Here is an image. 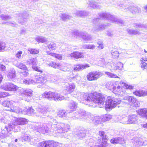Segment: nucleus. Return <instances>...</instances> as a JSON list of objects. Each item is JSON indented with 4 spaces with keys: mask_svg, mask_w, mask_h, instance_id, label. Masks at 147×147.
<instances>
[{
    "mask_svg": "<svg viewBox=\"0 0 147 147\" xmlns=\"http://www.w3.org/2000/svg\"><path fill=\"white\" fill-rule=\"evenodd\" d=\"M15 141L16 142H17L18 141V139H16L15 140Z\"/></svg>",
    "mask_w": 147,
    "mask_h": 147,
    "instance_id": "49",
    "label": "nucleus"
},
{
    "mask_svg": "<svg viewBox=\"0 0 147 147\" xmlns=\"http://www.w3.org/2000/svg\"><path fill=\"white\" fill-rule=\"evenodd\" d=\"M47 147H57L59 145V142L53 140L47 141Z\"/></svg>",
    "mask_w": 147,
    "mask_h": 147,
    "instance_id": "14",
    "label": "nucleus"
},
{
    "mask_svg": "<svg viewBox=\"0 0 147 147\" xmlns=\"http://www.w3.org/2000/svg\"><path fill=\"white\" fill-rule=\"evenodd\" d=\"M112 69L114 70H121L123 67V64L120 62H118L116 64H113L111 65Z\"/></svg>",
    "mask_w": 147,
    "mask_h": 147,
    "instance_id": "13",
    "label": "nucleus"
},
{
    "mask_svg": "<svg viewBox=\"0 0 147 147\" xmlns=\"http://www.w3.org/2000/svg\"><path fill=\"white\" fill-rule=\"evenodd\" d=\"M5 47V43L0 42V51L4 49Z\"/></svg>",
    "mask_w": 147,
    "mask_h": 147,
    "instance_id": "33",
    "label": "nucleus"
},
{
    "mask_svg": "<svg viewBox=\"0 0 147 147\" xmlns=\"http://www.w3.org/2000/svg\"><path fill=\"white\" fill-rule=\"evenodd\" d=\"M28 122V121L26 119L20 117L15 120V123L16 125H22L26 124Z\"/></svg>",
    "mask_w": 147,
    "mask_h": 147,
    "instance_id": "9",
    "label": "nucleus"
},
{
    "mask_svg": "<svg viewBox=\"0 0 147 147\" xmlns=\"http://www.w3.org/2000/svg\"><path fill=\"white\" fill-rule=\"evenodd\" d=\"M23 83L25 84H29L30 83L29 80H24L23 81Z\"/></svg>",
    "mask_w": 147,
    "mask_h": 147,
    "instance_id": "44",
    "label": "nucleus"
},
{
    "mask_svg": "<svg viewBox=\"0 0 147 147\" xmlns=\"http://www.w3.org/2000/svg\"><path fill=\"white\" fill-rule=\"evenodd\" d=\"M70 57L74 59H78L84 57L83 54L78 51L73 52L70 54Z\"/></svg>",
    "mask_w": 147,
    "mask_h": 147,
    "instance_id": "10",
    "label": "nucleus"
},
{
    "mask_svg": "<svg viewBox=\"0 0 147 147\" xmlns=\"http://www.w3.org/2000/svg\"><path fill=\"white\" fill-rule=\"evenodd\" d=\"M110 142L111 143L113 144H123L125 143L124 138L120 137L113 138L110 140Z\"/></svg>",
    "mask_w": 147,
    "mask_h": 147,
    "instance_id": "7",
    "label": "nucleus"
},
{
    "mask_svg": "<svg viewBox=\"0 0 147 147\" xmlns=\"http://www.w3.org/2000/svg\"><path fill=\"white\" fill-rule=\"evenodd\" d=\"M69 85L67 86L65 90L68 94H71L74 91L76 86L74 83L69 84Z\"/></svg>",
    "mask_w": 147,
    "mask_h": 147,
    "instance_id": "11",
    "label": "nucleus"
},
{
    "mask_svg": "<svg viewBox=\"0 0 147 147\" xmlns=\"http://www.w3.org/2000/svg\"><path fill=\"white\" fill-rule=\"evenodd\" d=\"M144 51L146 53H147V51L145 50V49L144 50Z\"/></svg>",
    "mask_w": 147,
    "mask_h": 147,
    "instance_id": "50",
    "label": "nucleus"
},
{
    "mask_svg": "<svg viewBox=\"0 0 147 147\" xmlns=\"http://www.w3.org/2000/svg\"><path fill=\"white\" fill-rule=\"evenodd\" d=\"M66 115V113L64 110H61L58 112L57 115L59 117L62 118L65 117Z\"/></svg>",
    "mask_w": 147,
    "mask_h": 147,
    "instance_id": "23",
    "label": "nucleus"
},
{
    "mask_svg": "<svg viewBox=\"0 0 147 147\" xmlns=\"http://www.w3.org/2000/svg\"><path fill=\"white\" fill-rule=\"evenodd\" d=\"M32 68L35 71L42 73L43 72L42 70L40 68V67H38L36 66V64L35 65H33L32 66Z\"/></svg>",
    "mask_w": 147,
    "mask_h": 147,
    "instance_id": "28",
    "label": "nucleus"
},
{
    "mask_svg": "<svg viewBox=\"0 0 147 147\" xmlns=\"http://www.w3.org/2000/svg\"><path fill=\"white\" fill-rule=\"evenodd\" d=\"M0 88L6 91L15 92L17 90L18 87L12 83L6 82L1 85Z\"/></svg>",
    "mask_w": 147,
    "mask_h": 147,
    "instance_id": "2",
    "label": "nucleus"
},
{
    "mask_svg": "<svg viewBox=\"0 0 147 147\" xmlns=\"http://www.w3.org/2000/svg\"><path fill=\"white\" fill-rule=\"evenodd\" d=\"M3 78V76L1 74H0V84L2 83Z\"/></svg>",
    "mask_w": 147,
    "mask_h": 147,
    "instance_id": "45",
    "label": "nucleus"
},
{
    "mask_svg": "<svg viewBox=\"0 0 147 147\" xmlns=\"http://www.w3.org/2000/svg\"><path fill=\"white\" fill-rule=\"evenodd\" d=\"M107 145L101 143V144L99 145H95L92 146L90 147H106Z\"/></svg>",
    "mask_w": 147,
    "mask_h": 147,
    "instance_id": "37",
    "label": "nucleus"
},
{
    "mask_svg": "<svg viewBox=\"0 0 147 147\" xmlns=\"http://www.w3.org/2000/svg\"><path fill=\"white\" fill-rule=\"evenodd\" d=\"M133 94L136 96L141 97L146 95L145 92L143 90H136L133 92Z\"/></svg>",
    "mask_w": 147,
    "mask_h": 147,
    "instance_id": "15",
    "label": "nucleus"
},
{
    "mask_svg": "<svg viewBox=\"0 0 147 147\" xmlns=\"http://www.w3.org/2000/svg\"><path fill=\"white\" fill-rule=\"evenodd\" d=\"M113 91L115 92H118L119 91L123 92L124 88L123 87V85L121 86H118L117 87L115 86H113L112 87Z\"/></svg>",
    "mask_w": 147,
    "mask_h": 147,
    "instance_id": "21",
    "label": "nucleus"
},
{
    "mask_svg": "<svg viewBox=\"0 0 147 147\" xmlns=\"http://www.w3.org/2000/svg\"><path fill=\"white\" fill-rule=\"evenodd\" d=\"M56 44L54 42L51 43L48 46V48L51 50H55V49Z\"/></svg>",
    "mask_w": 147,
    "mask_h": 147,
    "instance_id": "31",
    "label": "nucleus"
},
{
    "mask_svg": "<svg viewBox=\"0 0 147 147\" xmlns=\"http://www.w3.org/2000/svg\"><path fill=\"white\" fill-rule=\"evenodd\" d=\"M99 117L98 116V117H96V118H98V117Z\"/></svg>",
    "mask_w": 147,
    "mask_h": 147,
    "instance_id": "51",
    "label": "nucleus"
},
{
    "mask_svg": "<svg viewBox=\"0 0 147 147\" xmlns=\"http://www.w3.org/2000/svg\"><path fill=\"white\" fill-rule=\"evenodd\" d=\"M74 70L78 71L81 69H83L82 68V65H76L74 68Z\"/></svg>",
    "mask_w": 147,
    "mask_h": 147,
    "instance_id": "32",
    "label": "nucleus"
},
{
    "mask_svg": "<svg viewBox=\"0 0 147 147\" xmlns=\"http://www.w3.org/2000/svg\"><path fill=\"white\" fill-rule=\"evenodd\" d=\"M47 141H43L38 143V147H47Z\"/></svg>",
    "mask_w": 147,
    "mask_h": 147,
    "instance_id": "27",
    "label": "nucleus"
},
{
    "mask_svg": "<svg viewBox=\"0 0 147 147\" xmlns=\"http://www.w3.org/2000/svg\"><path fill=\"white\" fill-rule=\"evenodd\" d=\"M102 75V74L97 71L89 72L86 76L87 80L89 81L97 80Z\"/></svg>",
    "mask_w": 147,
    "mask_h": 147,
    "instance_id": "4",
    "label": "nucleus"
},
{
    "mask_svg": "<svg viewBox=\"0 0 147 147\" xmlns=\"http://www.w3.org/2000/svg\"><path fill=\"white\" fill-rule=\"evenodd\" d=\"M123 84V88L125 89H127L129 90H132L134 89V87L132 85H128L126 83H122Z\"/></svg>",
    "mask_w": 147,
    "mask_h": 147,
    "instance_id": "25",
    "label": "nucleus"
},
{
    "mask_svg": "<svg viewBox=\"0 0 147 147\" xmlns=\"http://www.w3.org/2000/svg\"><path fill=\"white\" fill-rule=\"evenodd\" d=\"M30 63H31L32 66H33V65H35L36 64V59L35 58H33L32 59H30Z\"/></svg>",
    "mask_w": 147,
    "mask_h": 147,
    "instance_id": "35",
    "label": "nucleus"
},
{
    "mask_svg": "<svg viewBox=\"0 0 147 147\" xmlns=\"http://www.w3.org/2000/svg\"><path fill=\"white\" fill-rule=\"evenodd\" d=\"M22 53V52L21 51H20L17 53L16 54V57L18 58H20L21 57V55Z\"/></svg>",
    "mask_w": 147,
    "mask_h": 147,
    "instance_id": "36",
    "label": "nucleus"
},
{
    "mask_svg": "<svg viewBox=\"0 0 147 147\" xmlns=\"http://www.w3.org/2000/svg\"><path fill=\"white\" fill-rule=\"evenodd\" d=\"M70 107H71V109H72L73 110H74L75 108L77 107V106L76 103H74V104H71V105Z\"/></svg>",
    "mask_w": 147,
    "mask_h": 147,
    "instance_id": "40",
    "label": "nucleus"
},
{
    "mask_svg": "<svg viewBox=\"0 0 147 147\" xmlns=\"http://www.w3.org/2000/svg\"><path fill=\"white\" fill-rule=\"evenodd\" d=\"M138 114L143 117H147V110L145 109H141L137 111Z\"/></svg>",
    "mask_w": 147,
    "mask_h": 147,
    "instance_id": "16",
    "label": "nucleus"
},
{
    "mask_svg": "<svg viewBox=\"0 0 147 147\" xmlns=\"http://www.w3.org/2000/svg\"><path fill=\"white\" fill-rule=\"evenodd\" d=\"M48 55L57 59L58 60H61L63 59V56L61 55L54 53H51Z\"/></svg>",
    "mask_w": 147,
    "mask_h": 147,
    "instance_id": "18",
    "label": "nucleus"
},
{
    "mask_svg": "<svg viewBox=\"0 0 147 147\" xmlns=\"http://www.w3.org/2000/svg\"><path fill=\"white\" fill-rule=\"evenodd\" d=\"M10 96V94L7 92L0 91V98H5Z\"/></svg>",
    "mask_w": 147,
    "mask_h": 147,
    "instance_id": "22",
    "label": "nucleus"
},
{
    "mask_svg": "<svg viewBox=\"0 0 147 147\" xmlns=\"http://www.w3.org/2000/svg\"><path fill=\"white\" fill-rule=\"evenodd\" d=\"M112 118V116L110 114H105L103 115L101 118V121L102 122H104L108 121Z\"/></svg>",
    "mask_w": 147,
    "mask_h": 147,
    "instance_id": "17",
    "label": "nucleus"
},
{
    "mask_svg": "<svg viewBox=\"0 0 147 147\" xmlns=\"http://www.w3.org/2000/svg\"><path fill=\"white\" fill-rule=\"evenodd\" d=\"M83 97L87 101H91L99 106L103 105L105 102V107L106 109H112L117 105V102L111 97L109 96L105 101V97L103 94L97 92H94L90 93H84Z\"/></svg>",
    "mask_w": 147,
    "mask_h": 147,
    "instance_id": "1",
    "label": "nucleus"
},
{
    "mask_svg": "<svg viewBox=\"0 0 147 147\" xmlns=\"http://www.w3.org/2000/svg\"><path fill=\"white\" fill-rule=\"evenodd\" d=\"M144 9L145 10H147V5L146 6L144 7Z\"/></svg>",
    "mask_w": 147,
    "mask_h": 147,
    "instance_id": "47",
    "label": "nucleus"
},
{
    "mask_svg": "<svg viewBox=\"0 0 147 147\" xmlns=\"http://www.w3.org/2000/svg\"><path fill=\"white\" fill-rule=\"evenodd\" d=\"M2 105L3 107L9 108L8 111L12 112L16 111L17 109L16 106L10 101L8 100H4L2 103Z\"/></svg>",
    "mask_w": 147,
    "mask_h": 147,
    "instance_id": "5",
    "label": "nucleus"
},
{
    "mask_svg": "<svg viewBox=\"0 0 147 147\" xmlns=\"http://www.w3.org/2000/svg\"><path fill=\"white\" fill-rule=\"evenodd\" d=\"M105 132L104 131H98V135L102 138L101 143L107 146L108 144L107 141L108 139L107 138V136L105 134Z\"/></svg>",
    "mask_w": 147,
    "mask_h": 147,
    "instance_id": "8",
    "label": "nucleus"
},
{
    "mask_svg": "<svg viewBox=\"0 0 147 147\" xmlns=\"http://www.w3.org/2000/svg\"><path fill=\"white\" fill-rule=\"evenodd\" d=\"M15 76V74L14 73H13V76L14 77Z\"/></svg>",
    "mask_w": 147,
    "mask_h": 147,
    "instance_id": "48",
    "label": "nucleus"
},
{
    "mask_svg": "<svg viewBox=\"0 0 147 147\" xmlns=\"http://www.w3.org/2000/svg\"><path fill=\"white\" fill-rule=\"evenodd\" d=\"M105 74L107 75L109 78H119L117 76L113 74L112 73L110 72H106Z\"/></svg>",
    "mask_w": 147,
    "mask_h": 147,
    "instance_id": "30",
    "label": "nucleus"
},
{
    "mask_svg": "<svg viewBox=\"0 0 147 147\" xmlns=\"http://www.w3.org/2000/svg\"><path fill=\"white\" fill-rule=\"evenodd\" d=\"M98 44L99 45L98 47L99 49H102L104 47L102 42H99Z\"/></svg>",
    "mask_w": 147,
    "mask_h": 147,
    "instance_id": "42",
    "label": "nucleus"
},
{
    "mask_svg": "<svg viewBox=\"0 0 147 147\" xmlns=\"http://www.w3.org/2000/svg\"><path fill=\"white\" fill-rule=\"evenodd\" d=\"M7 131L3 129L1 131V134H2V136H6L7 135Z\"/></svg>",
    "mask_w": 147,
    "mask_h": 147,
    "instance_id": "41",
    "label": "nucleus"
},
{
    "mask_svg": "<svg viewBox=\"0 0 147 147\" xmlns=\"http://www.w3.org/2000/svg\"><path fill=\"white\" fill-rule=\"evenodd\" d=\"M112 55L114 58H117L119 57V53L117 51H114L111 53Z\"/></svg>",
    "mask_w": 147,
    "mask_h": 147,
    "instance_id": "29",
    "label": "nucleus"
},
{
    "mask_svg": "<svg viewBox=\"0 0 147 147\" xmlns=\"http://www.w3.org/2000/svg\"><path fill=\"white\" fill-rule=\"evenodd\" d=\"M23 71L21 72V73L24 76H26L28 75V70L27 68L26 70H24Z\"/></svg>",
    "mask_w": 147,
    "mask_h": 147,
    "instance_id": "34",
    "label": "nucleus"
},
{
    "mask_svg": "<svg viewBox=\"0 0 147 147\" xmlns=\"http://www.w3.org/2000/svg\"><path fill=\"white\" fill-rule=\"evenodd\" d=\"M17 67L23 71L24 70H26L27 68L26 66L22 63H20L18 65Z\"/></svg>",
    "mask_w": 147,
    "mask_h": 147,
    "instance_id": "26",
    "label": "nucleus"
},
{
    "mask_svg": "<svg viewBox=\"0 0 147 147\" xmlns=\"http://www.w3.org/2000/svg\"><path fill=\"white\" fill-rule=\"evenodd\" d=\"M82 65V67L83 69H86L88 67H89L90 66L89 65L87 64H85V65Z\"/></svg>",
    "mask_w": 147,
    "mask_h": 147,
    "instance_id": "43",
    "label": "nucleus"
},
{
    "mask_svg": "<svg viewBox=\"0 0 147 147\" xmlns=\"http://www.w3.org/2000/svg\"><path fill=\"white\" fill-rule=\"evenodd\" d=\"M95 47V46L94 45H86V48L87 49H93Z\"/></svg>",
    "mask_w": 147,
    "mask_h": 147,
    "instance_id": "39",
    "label": "nucleus"
},
{
    "mask_svg": "<svg viewBox=\"0 0 147 147\" xmlns=\"http://www.w3.org/2000/svg\"><path fill=\"white\" fill-rule=\"evenodd\" d=\"M28 51L29 52L30 54H37L39 53L38 50L36 49L30 48L28 49Z\"/></svg>",
    "mask_w": 147,
    "mask_h": 147,
    "instance_id": "24",
    "label": "nucleus"
},
{
    "mask_svg": "<svg viewBox=\"0 0 147 147\" xmlns=\"http://www.w3.org/2000/svg\"><path fill=\"white\" fill-rule=\"evenodd\" d=\"M33 91L30 89H28L25 90L23 92V94L27 96H31L32 95Z\"/></svg>",
    "mask_w": 147,
    "mask_h": 147,
    "instance_id": "20",
    "label": "nucleus"
},
{
    "mask_svg": "<svg viewBox=\"0 0 147 147\" xmlns=\"http://www.w3.org/2000/svg\"><path fill=\"white\" fill-rule=\"evenodd\" d=\"M42 96L43 98L48 99H52L55 100H60L61 98L58 93L51 91L45 92L42 94Z\"/></svg>",
    "mask_w": 147,
    "mask_h": 147,
    "instance_id": "3",
    "label": "nucleus"
},
{
    "mask_svg": "<svg viewBox=\"0 0 147 147\" xmlns=\"http://www.w3.org/2000/svg\"><path fill=\"white\" fill-rule=\"evenodd\" d=\"M126 100L129 104L133 105L134 106L138 107L140 105L139 101L134 96H129L127 98Z\"/></svg>",
    "mask_w": 147,
    "mask_h": 147,
    "instance_id": "6",
    "label": "nucleus"
},
{
    "mask_svg": "<svg viewBox=\"0 0 147 147\" xmlns=\"http://www.w3.org/2000/svg\"><path fill=\"white\" fill-rule=\"evenodd\" d=\"M49 65L50 66L55 68H60L61 65L59 63L52 61L50 62Z\"/></svg>",
    "mask_w": 147,
    "mask_h": 147,
    "instance_id": "19",
    "label": "nucleus"
},
{
    "mask_svg": "<svg viewBox=\"0 0 147 147\" xmlns=\"http://www.w3.org/2000/svg\"><path fill=\"white\" fill-rule=\"evenodd\" d=\"M143 127L145 128H146L147 129V123L144 124L143 125Z\"/></svg>",
    "mask_w": 147,
    "mask_h": 147,
    "instance_id": "46",
    "label": "nucleus"
},
{
    "mask_svg": "<svg viewBox=\"0 0 147 147\" xmlns=\"http://www.w3.org/2000/svg\"><path fill=\"white\" fill-rule=\"evenodd\" d=\"M141 67L143 70H147V58L142 57L140 59Z\"/></svg>",
    "mask_w": 147,
    "mask_h": 147,
    "instance_id": "12",
    "label": "nucleus"
},
{
    "mask_svg": "<svg viewBox=\"0 0 147 147\" xmlns=\"http://www.w3.org/2000/svg\"><path fill=\"white\" fill-rule=\"evenodd\" d=\"M5 69V66L2 64H0V71H4Z\"/></svg>",
    "mask_w": 147,
    "mask_h": 147,
    "instance_id": "38",
    "label": "nucleus"
}]
</instances>
